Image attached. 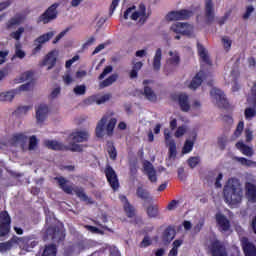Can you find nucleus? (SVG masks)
<instances>
[{
	"mask_svg": "<svg viewBox=\"0 0 256 256\" xmlns=\"http://www.w3.org/2000/svg\"><path fill=\"white\" fill-rule=\"evenodd\" d=\"M47 115H49V106L40 104L36 109V119L38 123H43L45 119H47Z\"/></svg>",
	"mask_w": 256,
	"mask_h": 256,
	"instance_id": "obj_18",
	"label": "nucleus"
},
{
	"mask_svg": "<svg viewBox=\"0 0 256 256\" xmlns=\"http://www.w3.org/2000/svg\"><path fill=\"white\" fill-rule=\"evenodd\" d=\"M119 1L121 0H112V3L110 5L109 15H113L115 13V9L119 6Z\"/></svg>",
	"mask_w": 256,
	"mask_h": 256,
	"instance_id": "obj_60",
	"label": "nucleus"
},
{
	"mask_svg": "<svg viewBox=\"0 0 256 256\" xmlns=\"http://www.w3.org/2000/svg\"><path fill=\"white\" fill-rule=\"evenodd\" d=\"M46 239H51L54 243H59V241H63V239H65V233L63 230H59L55 227H49L46 230Z\"/></svg>",
	"mask_w": 256,
	"mask_h": 256,
	"instance_id": "obj_11",
	"label": "nucleus"
},
{
	"mask_svg": "<svg viewBox=\"0 0 256 256\" xmlns=\"http://www.w3.org/2000/svg\"><path fill=\"white\" fill-rule=\"evenodd\" d=\"M11 231V216L7 211L0 213V237H5Z\"/></svg>",
	"mask_w": 256,
	"mask_h": 256,
	"instance_id": "obj_7",
	"label": "nucleus"
},
{
	"mask_svg": "<svg viewBox=\"0 0 256 256\" xmlns=\"http://www.w3.org/2000/svg\"><path fill=\"white\" fill-rule=\"evenodd\" d=\"M44 145L47 147V149H51L52 151H72L77 153H81V151H83V145L75 143L65 145L57 140H45Z\"/></svg>",
	"mask_w": 256,
	"mask_h": 256,
	"instance_id": "obj_2",
	"label": "nucleus"
},
{
	"mask_svg": "<svg viewBox=\"0 0 256 256\" xmlns=\"http://www.w3.org/2000/svg\"><path fill=\"white\" fill-rule=\"evenodd\" d=\"M28 241V238L13 236L9 241L0 242V253H7V251H11L13 247L21 245V243H28Z\"/></svg>",
	"mask_w": 256,
	"mask_h": 256,
	"instance_id": "obj_6",
	"label": "nucleus"
},
{
	"mask_svg": "<svg viewBox=\"0 0 256 256\" xmlns=\"http://www.w3.org/2000/svg\"><path fill=\"white\" fill-rule=\"evenodd\" d=\"M75 193L82 201H87V203L93 204L91 198L85 194V191L82 188H76Z\"/></svg>",
	"mask_w": 256,
	"mask_h": 256,
	"instance_id": "obj_41",
	"label": "nucleus"
},
{
	"mask_svg": "<svg viewBox=\"0 0 256 256\" xmlns=\"http://www.w3.org/2000/svg\"><path fill=\"white\" fill-rule=\"evenodd\" d=\"M105 125H107V116L101 118L96 126V137H103L105 135Z\"/></svg>",
	"mask_w": 256,
	"mask_h": 256,
	"instance_id": "obj_28",
	"label": "nucleus"
},
{
	"mask_svg": "<svg viewBox=\"0 0 256 256\" xmlns=\"http://www.w3.org/2000/svg\"><path fill=\"white\" fill-rule=\"evenodd\" d=\"M42 65L45 66V65H48V68L47 70L48 71H51L52 68L55 67V65H57V57H55V53L54 52H49L43 62H42Z\"/></svg>",
	"mask_w": 256,
	"mask_h": 256,
	"instance_id": "obj_23",
	"label": "nucleus"
},
{
	"mask_svg": "<svg viewBox=\"0 0 256 256\" xmlns=\"http://www.w3.org/2000/svg\"><path fill=\"white\" fill-rule=\"evenodd\" d=\"M111 99V94H105L96 100L97 105H102V103H107Z\"/></svg>",
	"mask_w": 256,
	"mask_h": 256,
	"instance_id": "obj_58",
	"label": "nucleus"
},
{
	"mask_svg": "<svg viewBox=\"0 0 256 256\" xmlns=\"http://www.w3.org/2000/svg\"><path fill=\"white\" fill-rule=\"evenodd\" d=\"M210 95L217 101L219 107H222L223 109H227V107H229V102L225 97V92L221 89L212 88L210 91Z\"/></svg>",
	"mask_w": 256,
	"mask_h": 256,
	"instance_id": "obj_9",
	"label": "nucleus"
},
{
	"mask_svg": "<svg viewBox=\"0 0 256 256\" xmlns=\"http://www.w3.org/2000/svg\"><path fill=\"white\" fill-rule=\"evenodd\" d=\"M193 17V10L182 9L171 11L166 15L167 21H187Z\"/></svg>",
	"mask_w": 256,
	"mask_h": 256,
	"instance_id": "obj_5",
	"label": "nucleus"
},
{
	"mask_svg": "<svg viewBox=\"0 0 256 256\" xmlns=\"http://www.w3.org/2000/svg\"><path fill=\"white\" fill-rule=\"evenodd\" d=\"M242 247L246 256H256L255 245L249 242V239L242 238Z\"/></svg>",
	"mask_w": 256,
	"mask_h": 256,
	"instance_id": "obj_22",
	"label": "nucleus"
},
{
	"mask_svg": "<svg viewBox=\"0 0 256 256\" xmlns=\"http://www.w3.org/2000/svg\"><path fill=\"white\" fill-rule=\"evenodd\" d=\"M107 151L110 159H112V161H115L117 159V149H115L113 143H108Z\"/></svg>",
	"mask_w": 256,
	"mask_h": 256,
	"instance_id": "obj_44",
	"label": "nucleus"
},
{
	"mask_svg": "<svg viewBox=\"0 0 256 256\" xmlns=\"http://www.w3.org/2000/svg\"><path fill=\"white\" fill-rule=\"evenodd\" d=\"M75 95H85V93H87V86L85 85H77L74 89H73Z\"/></svg>",
	"mask_w": 256,
	"mask_h": 256,
	"instance_id": "obj_48",
	"label": "nucleus"
},
{
	"mask_svg": "<svg viewBox=\"0 0 256 256\" xmlns=\"http://www.w3.org/2000/svg\"><path fill=\"white\" fill-rule=\"evenodd\" d=\"M217 143H218V147H219L220 151H225V149H227V143H229V137H227V135L223 134L218 137Z\"/></svg>",
	"mask_w": 256,
	"mask_h": 256,
	"instance_id": "obj_37",
	"label": "nucleus"
},
{
	"mask_svg": "<svg viewBox=\"0 0 256 256\" xmlns=\"http://www.w3.org/2000/svg\"><path fill=\"white\" fill-rule=\"evenodd\" d=\"M195 139H197V135L193 136V140H186L184 146L182 148V153H191L193 151V145H195Z\"/></svg>",
	"mask_w": 256,
	"mask_h": 256,
	"instance_id": "obj_36",
	"label": "nucleus"
},
{
	"mask_svg": "<svg viewBox=\"0 0 256 256\" xmlns=\"http://www.w3.org/2000/svg\"><path fill=\"white\" fill-rule=\"evenodd\" d=\"M243 129H245V123L243 121H240L236 127L234 135L236 137H239L243 133Z\"/></svg>",
	"mask_w": 256,
	"mask_h": 256,
	"instance_id": "obj_53",
	"label": "nucleus"
},
{
	"mask_svg": "<svg viewBox=\"0 0 256 256\" xmlns=\"http://www.w3.org/2000/svg\"><path fill=\"white\" fill-rule=\"evenodd\" d=\"M136 197L142 201H153L151 194L143 186H138L136 189Z\"/></svg>",
	"mask_w": 256,
	"mask_h": 256,
	"instance_id": "obj_25",
	"label": "nucleus"
},
{
	"mask_svg": "<svg viewBox=\"0 0 256 256\" xmlns=\"http://www.w3.org/2000/svg\"><path fill=\"white\" fill-rule=\"evenodd\" d=\"M23 33H25V28L24 27H19L17 29V31L10 33V37L12 39H15L16 41H19L21 39V35H23Z\"/></svg>",
	"mask_w": 256,
	"mask_h": 256,
	"instance_id": "obj_45",
	"label": "nucleus"
},
{
	"mask_svg": "<svg viewBox=\"0 0 256 256\" xmlns=\"http://www.w3.org/2000/svg\"><path fill=\"white\" fill-rule=\"evenodd\" d=\"M169 153H170V157L177 155V145L175 144V140L169 141Z\"/></svg>",
	"mask_w": 256,
	"mask_h": 256,
	"instance_id": "obj_51",
	"label": "nucleus"
},
{
	"mask_svg": "<svg viewBox=\"0 0 256 256\" xmlns=\"http://www.w3.org/2000/svg\"><path fill=\"white\" fill-rule=\"evenodd\" d=\"M38 143H39V140H37V136H31L29 138V146H28L29 151H35V149H37Z\"/></svg>",
	"mask_w": 256,
	"mask_h": 256,
	"instance_id": "obj_46",
	"label": "nucleus"
},
{
	"mask_svg": "<svg viewBox=\"0 0 256 256\" xmlns=\"http://www.w3.org/2000/svg\"><path fill=\"white\" fill-rule=\"evenodd\" d=\"M19 239H28V242H21L19 247L22 249H25V251H31V249L37 247L39 245V242L36 240L31 239V237L26 236V237H19Z\"/></svg>",
	"mask_w": 256,
	"mask_h": 256,
	"instance_id": "obj_24",
	"label": "nucleus"
},
{
	"mask_svg": "<svg viewBox=\"0 0 256 256\" xmlns=\"http://www.w3.org/2000/svg\"><path fill=\"white\" fill-rule=\"evenodd\" d=\"M236 147L237 149H240L243 155H246V157H252L253 148H251L250 146L246 145L243 142H237Z\"/></svg>",
	"mask_w": 256,
	"mask_h": 256,
	"instance_id": "obj_31",
	"label": "nucleus"
},
{
	"mask_svg": "<svg viewBox=\"0 0 256 256\" xmlns=\"http://www.w3.org/2000/svg\"><path fill=\"white\" fill-rule=\"evenodd\" d=\"M53 35H55L53 32H47L38 38L35 39V43H39L40 45H43V43H47V41H51L53 39Z\"/></svg>",
	"mask_w": 256,
	"mask_h": 256,
	"instance_id": "obj_35",
	"label": "nucleus"
},
{
	"mask_svg": "<svg viewBox=\"0 0 256 256\" xmlns=\"http://www.w3.org/2000/svg\"><path fill=\"white\" fill-rule=\"evenodd\" d=\"M112 71H113V66L111 65L106 66L103 72L98 77L99 81H103V79H105V77H107V75H109V73H111Z\"/></svg>",
	"mask_w": 256,
	"mask_h": 256,
	"instance_id": "obj_49",
	"label": "nucleus"
},
{
	"mask_svg": "<svg viewBox=\"0 0 256 256\" xmlns=\"http://www.w3.org/2000/svg\"><path fill=\"white\" fill-rule=\"evenodd\" d=\"M21 23H23V17L21 15H16L8 21L7 29H12L15 25H21Z\"/></svg>",
	"mask_w": 256,
	"mask_h": 256,
	"instance_id": "obj_39",
	"label": "nucleus"
},
{
	"mask_svg": "<svg viewBox=\"0 0 256 256\" xmlns=\"http://www.w3.org/2000/svg\"><path fill=\"white\" fill-rule=\"evenodd\" d=\"M69 139H71L75 145L77 143H85V141H89V133L86 131H76L70 134Z\"/></svg>",
	"mask_w": 256,
	"mask_h": 256,
	"instance_id": "obj_16",
	"label": "nucleus"
},
{
	"mask_svg": "<svg viewBox=\"0 0 256 256\" xmlns=\"http://www.w3.org/2000/svg\"><path fill=\"white\" fill-rule=\"evenodd\" d=\"M171 31L178 33L180 35H186V37H191L193 35V26L188 23L177 22L171 26Z\"/></svg>",
	"mask_w": 256,
	"mask_h": 256,
	"instance_id": "obj_8",
	"label": "nucleus"
},
{
	"mask_svg": "<svg viewBox=\"0 0 256 256\" xmlns=\"http://www.w3.org/2000/svg\"><path fill=\"white\" fill-rule=\"evenodd\" d=\"M215 219H216L217 227L219 231H221L222 233H225L229 231V229H231V222H229V219H227V216L221 213H217L215 215Z\"/></svg>",
	"mask_w": 256,
	"mask_h": 256,
	"instance_id": "obj_13",
	"label": "nucleus"
},
{
	"mask_svg": "<svg viewBox=\"0 0 256 256\" xmlns=\"http://www.w3.org/2000/svg\"><path fill=\"white\" fill-rule=\"evenodd\" d=\"M169 55L171 58L168 59L167 63H169V65H174L175 67H177V65H179V63H181V58L179 57V54L177 52L170 51Z\"/></svg>",
	"mask_w": 256,
	"mask_h": 256,
	"instance_id": "obj_38",
	"label": "nucleus"
},
{
	"mask_svg": "<svg viewBox=\"0 0 256 256\" xmlns=\"http://www.w3.org/2000/svg\"><path fill=\"white\" fill-rule=\"evenodd\" d=\"M255 11V8L253 6L246 7V12L243 15V19H249L251 17V13Z\"/></svg>",
	"mask_w": 256,
	"mask_h": 256,
	"instance_id": "obj_61",
	"label": "nucleus"
},
{
	"mask_svg": "<svg viewBox=\"0 0 256 256\" xmlns=\"http://www.w3.org/2000/svg\"><path fill=\"white\" fill-rule=\"evenodd\" d=\"M178 105L184 113H187L191 109V105L189 104V96L187 94L178 95Z\"/></svg>",
	"mask_w": 256,
	"mask_h": 256,
	"instance_id": "obj_21",
	"label": "nucleus"
},
{
	"mask_svg": "<svg viewBox=\"0 0 256 256\" xmlns=\"http://www.w3.org/2000/svg\"><path fill=\"white\" fill-rule=\"evenodd\" d=\"M59 8V3H54L50 7H48L43 14H41L37 18V23H43V25H47L51 23V21H55L57 19L59 12L57 9Z\"/></svg>",
	"mask_w": 256,
	"mask_h": 256,
	"instance_id": "obj_3",
	"label": "nucleus"
},
{
	"mask_svg": "<svg viewBox=\"0 0 256 256\" xmlns=\"http://www.w3.org/2000/svg\"><path fill=\"white\" fill-rule=\"evenodd\" d=\"M211 253L212 256H228L227 249H225V246L219 240L212 242Z\"/></svg>",
	"mask_w": 256,
	"mask_h": 256,
	"instance_id": "obj_14",
	"label": "nucleus"
},
{
	"mask_svg": "<svg viewBox=\"0 0 256 256\" xmlns=\"http://www.w3.org/2000/svg\"><path fill=\"white\" fill-rule=\"evenodd\" d=\"M146 213L150 219H155L159 217V206L157 205H150L146 209Z\"/></svg>",
	"mask_w": 256,
	"mask_h": 256,
	"instance_id": "obj_33",
	"label": "nucleus"
},
{
	"mask_svg": "<svg viewBox=\"0 0 256 256\" xmlns=\"http://www.w3.org/2000/svg\"><path fill=\"white\" fill-rule=\"evenodd\" d=\"M120 200L122 203H124V211L127 213L129 217H133L135 215V208L131 204H129V201L127 200V197L120 196Z\"/></svg>",
	"mask_w": 256,
	"mask_h": 256,
	"instance_id": "obj_30",
	"label": "nucleus"
},
{
	"mask_svg": "<svg viewBox=\"0 0 256 256\" xmlns=\"http://www.w3.org/2000/svg\"><path fill=\"white\" fill-rule=\"evenodd\" d=\"M67 31H69V28H67L66 30L60 32L55 39L53 40V44H57L59 43V41H61V39H63V37H65V35H67Z\"/></svg>",
	"mask_w": 256,
	"mask_h": 256,
	"instance_id": "obj_57",
	"label": "nucleus"
},
{
	"mask_svg": "<svg viewBox=\"0 0 256 256\" xmlns=\"http://www.w3.org/2000/svg\"><path fill=\"white\" fill-rule=\"evenodd\" d=\"M33 109V106H21V107H18L17 110H16V113H27V111Z\"/></svg>",
	"mask_w": 256,
	"mask_h": 256,
	"instance_id": "obj_62",
	"label": "nucleus"
},
{
	"mask_svg": "<svg viewBox=\"0 0 256 256\" xmlns=\"http://www.w3.org/2000/svg\"><path fill=\"white\" fill-rule=\"evenodd\" d=\"M57 255V248H55V245H48L43 250V253L41 256H55Z\"/></svg>",
	"mask_w": 256,
	"mask_h": 256,
	"instance_id": "obj_42",
	"label": "nucleus"
},
{
	"mask_svg": "<svg viewBox=\"0 0 256 256\" xmlns=\"http://www.w3.org/2000/svg\"><path fill=\"white\" fill-rule=\"evenodd\" d=\"M7 55H9L8 51H0V65H3L7 61Z\"/></svg>",
	"mask_w": 256,
	"mask_h": 256,
	"instance_id": "obj_63",
	"label": "nucleus"
},
{
	"mask_svg": "<svg viewBox=\"0 0 256 256\" xmlns=\"http://www.w3.org/2000/svg\"><path fill=\"white\" fill-rule=\"evenodd\" d=\"M245 195L246 199L250 203H256V185L251 182L245 183Z\"/></svg>",
	"mask_w": 256,
	"mask_h": 256,
	"instance_id": "obj_15",
	"label": "nucleus"
},
{
	"mask_svg": "<svg viewBox=\"0 0 256 256\" xmlns=\"http://www.w3.org/2000/svg\"><path fill=\"white\" fill-rule=\"evenodd\" d=\"M117 81V74H112L102 82H100V89H105V87H109L113 85Z\"/></svg>",
	"mask_w": 256,
	"mask_h": 256,
	"instance_id": "obj_34",
	"label": "nucleus"
},
{
	"mask_svg": "<svg viewBox=\"0 0 256 256\" xmlns=\"http://www.w3.org/2000/svg\"><path fill=\"white\" fill-rule=\"evenodd\" d=\"M163 57V51L161 50V48H158L156 50L154 59H153V69L154 71H159V69H161V59Z\"/></svg>",
	"mask_w": 256,
	"mask_h": 256,
	"instance_id": "obj_29",
	"label": "nucleus"
},
{
	"mask_svg": "<svg viewBox=\"0 0 256 256\" xmlns=\"http://www.w3.org/2000/svg\"><path fill=\"white\" fill-rule=\"evenodd\" d=\"M181 203H183V200H172L167 206L168 211H174V209H177Z\"/></svg>",
	"mask_w": 256,
	"mask_h": 256,
	"instance_id": "obj_50",
	"label": "nucleus"
},
{
	"mask_svg": "<svg viewBox=\"0 0 256 256\" xmlns=\"http://www.w3.org/2000/svg\"><path fill=\"white\" fill-rule=\"evenodd\" d=\"M222 43H223V47H224V49H226V51H229V49H231V45L233 44V42L227 36L222 38Z\"/></svg>",
	"mask_w": 256,
	"mask_h": 256,
	"instance_id": "obj_54",
	"label": "nucleus"
},
{
	"mask_svg": "<svg viewBox=\"0 0 256 256\" xmlns=\"http://www.w3.org/2000/svg\"><path fill=\"white\" fill-rule=\"evenodd\" d=\"M105 175L110 183V187H112L114 191H117V189H119V179L117 178V173H115V170L109 164L106 165Z\"/></svg>",
	"mask_w": 256,
	"mask_h": 256,
	"instance_id": "obj_10",
	"label": "nucleus"
},
{
	"mask_svg": "<svg viewBox=\"0 0 256 256\" xmlns=\"http://www.w3.org/2000/svg\"><path fill=\"white\" fill-rule=\"evenodd\" d=\"M78 60H79V57L76 55L70 60L66 61V64H65L66 69L71 68V65H73V63H75V61H78Z\"/></svg>",
	"mask_w": 256,
	"mask_h": 256,
	"instance_id": "obj_64",
	"label": "nucleus"
},
{
	"mask_svg": "<svg viewBox=\"0 0 256 256\" xmlns=\"http://www.w3.org/2000/svg\"><path fill=\"white\" fill-rule=\"evenodd\" d=\"M197 51L202 63H205L206 65H213L207 49H205V46L199 42L197 43Z\"/></svg>",
	"mask_w": 256,
	"mask_h": 256,
	"instance_id": "obj_19",
	"label": "nucleus"
},
{
	"mask_svg": "<svg viewBox=\"0 0 256 256\" xmlns=\"http://www.w3.org/2000/svg\"><path fill=\"white\" fill-rule=\"evenodd\" d=\"M15 47V56L18 57V59H25V51L21 50V44L17 43Z\"/></svg>",
	"mask_w": 256,
	"mask_h": 256,
	"instance_id": "obj_52",
	"label": "nucleus"
},
{
	"mask_svg": "<svg viewBox=\"0 0 256 256\" xmlns=\"http://www.w3.org/2000/svg\"><path fill=\"white\" fill-rule=\"evenodd\" d=\"M205 17L206 23L215 21V10L213 9V0H205Z\"/></svg>",
	"mask_w": 256,
	"mask_h": 256,
	"instance_id": "obj_17",
	"label": "nucleus"
},
{
	"mask_svg": "<svg viewBox=\"0 0 256 256\" xmlns=\"http://www.w3.org/2000/svg\"><path fill=\"white\" fill-rule=\"evenodd\" d=\"M27 141H29V138L25 133H15L8 139V141L0 142V149L7 147V145H12L13 147L21 145V147H25Z\"/></svg>",
	"mask_w": 256,
	"mask_h": 256,
	"instance_id": "obj_4",
	"label": "nucleus"
},
{
	"mask_svg": "<svg viewBox=\"0 0 256 256\" xmlns=\"http://www.w3.org/2000/svg\"><path fill=\"white\" fill-rule=\"evenodd\" d=\"M11 3H13V0H7L4 2L0 3V13L1 11H5V9H7V7H9L11 5ZM3 16H0V21L2 19Z\"/></svg>",
	"mask_w": 256,
	"mask_h": 256,
	"instance_id": "obj_59",
	"label": "nucleus"
},
{
	"mask_svg": "<svg viewBox=\"0 0 256 256\" xmlns=\"http://www.w3.org/2000/svg\"><path fill=\"white\" fill-rule=\"evenodd\" d=\"M223 193L225 202L232 207L239 205L243 201V186L237 179L228 180L227 185L224 186Z\"/></svg>",
	"mask_w": 256,
	"mask_h": 256,
	"instance_id": "obj_1",
	"label": "nucleus"
},
{
	"mask_svg": "<svg viewBox=\"0 0 256 256\" xmlns=\"http://www.w3.org/2000/svg\"><path fill=\"white\" fill-rule=\"evenodd\" d=\"M223 180V174L218 173L214 175L215 187L220 188L222 187L221 181Z\"/></svg>",
	"mask_w": 256,
	"mask_h": 256,
	"instance_id": "obj_56",
	"label": "nucleus"
},
{
	"mask_svg": "<svg viewBox=\"0 0 256 256\" xmlns=\"http://www.w3.org/2000/svg\"><path fill=\"white\" fill-rule=\"evenodd\" d=\"M245 119H253L256 117V110L255 108L248 107L244 111Z\"/></svg>",
	"mask_w": 256,
	"mask_h": 256,
	"instance_id": "obj_47",
	"label": "nucleus"
},
{
	"mask_svg": "<svg viewBox=\"0 0 256 256\" xmlns=\"http://www.w3.org/2000/svg\"><path fill=\"white\" fill-rule=\"evenodd\" d=\"M117 125V119L111 118L106 126V132L109 137L113 135V131H115V126Z\"/></svg>",
	"mask_w": 256,
	"mask_h": 256,
	"instance_id": "obj_40",
	"label": "nucleus"
},
{
	"mask_svg": "<svg viewBox=\"0 0 256 256\" xmlns=\"http://www.w3.org/2000/svg\"><path fill=\"white\" fill-rule=\"evenodd\" d=\"M185 133H187L185 126H179L175 132V137L179 139V137H183Z\"/></svg>",
	"mask_w": 256,
	"mask_h": 256,
	"instance_id": "obj_55",
	"label": "nucleus"
},
{
	"mask_svg": "<svg viewBox=\"0 0 256 256\" xmlns=\"http://www.w3.org/2000/svg\"><path fill=\"white\" fill-rule=\"evenodd\" d=\"M149 83H153V81L151 80H144L143 81V86H144V96L146 97V99H148V101H157V94H155V92L153 91V89L147 85H149Z\"/></svg>",
	"mask_w": 256,
	"mask_h": 256,
	"instance_id": "obj_20",
	"label": "nucleus"
},
{
	"mask_svg": "<svg viewBox=\"0 0 256 256\" xmlns=\"http://www.w3.org/2000/svg\"><path fill=\"white\" fill-rule=\"evenodd\" d=\"M175 239V229L168 227L163 233V241L165 243H171Z\"/></svg>",
	"mask_w": 256,
	"mask_h": 256,
	"instance_id": "obj_32",
	"label": "nucleus"
},
{
	"mask_svg": "<svg viewBox=\"0 0 256 256\" xmlns=\"http://www.w3.org/2000/svg\"><path fill=\"white\" fill-rule=\"evenodd\" d=\"M55 180L58 182V185L64 193H67L68 195H71V193H73V187L67 185V183H69L67 179L63 177H56Z\"/></svg>",
	"mask_w": 256,
	"mask_h": 256,
	"instance_id": "obj_26",
	"label": "nucleus"
},
{
	"mask_svg": "<svg viewBox=\"0 0 256 256\" xmlns=\"http://www.w3.org/2000/svg\"><path fill=\"white\" fill-rule=\"evenodd\" d=\"M13 99H15V91L0 93V101H13Z\"/></svg>",
	"mask_w": 256,
	"mask_h": 256,
	"instance_id": "obj_43",
	"label": "nucleus"
},
{
	"mask_svg": "<svg viewBox=\"0 0 256 256\" xmlns=\"http://www.w3.org/2000/svg\"><path fill=\"white\" fill-rule=\"evenodd\" d=\"M203 71L198 72L195 77L192 79L189 88L190 89H197L199 87H201V83H203Z\"/></svg>",
	"mask_w": 256,
	"mask_h": 256,
	"instance_id": "obj_27",
	"label": "nucleus"
},
{
	"mask_svg": "<svg viewBox=\"0 0 256 256\" xmlns=\"http://www.w3.org/2000/svg\"><path fill=\"white\" fill-rule=\"evenodd\" d=\"M144 175H147L149 181L151 183H157V170H155V167L153 164L149 161H145L143 163V169H142Z\"/></svg>",
	"mask_w": 256,
	"mask_h": 256,
	"instance_id": "obj_12",
	"label": "nucleus"
}]
</instances>
